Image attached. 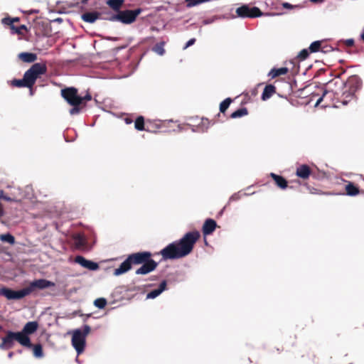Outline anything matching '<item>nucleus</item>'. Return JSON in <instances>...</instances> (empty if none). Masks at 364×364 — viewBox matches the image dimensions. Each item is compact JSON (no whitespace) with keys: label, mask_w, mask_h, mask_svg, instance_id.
I'll use <instances>...</instances> for the list:
<instances>
[{"label":"nucleus","mask_w":364,"mask_h":364,"mask_svg":"<svg viewBox=\"0 0 364 364\" xmlns=\"http://www.w3.org/2000/svg\"><path fill=\"white\" fill-rule=\"evenodd\" d=\"M200 237L198 231L188 232L179 240L174 241L160 252L164 260L182 258L189 255Z\"/></svg>","instance_id":"f257e3e1"},{"label":"nucleus","mask_w":364,"mask_h":364,"mask_svg":"<svg viewBox=\"0 0 364 364\" xmlns=\"http://www.w3.org/2000/svg\"><path fill=\"white\" fill-rule=\"evenodd\" d=\"M142 12V9L139 8L134 10L119 11L116 14H110L104 19L114 22L119 21L124 24H131L134 22L136 17Z\"/></svg>","instance_id":"f03ea898"},{"label":"nucleus","mask_w":364,"mask_h":364,"mask_svg":"<svg viewBox=\"0 0 364 364\" xmlns=\"http://www.w3.org/2000/svg\"><path fill=\"white\" fill-rule=\"evenodd\" d=\"M47 71V67L45 63H34L23 75L24 81L28 88H31L36 82L37 78L44 75Z\"/></svg>","instance_id":"7ed1b4c3"},{"label":"nucleus","mask_w":364,"mask_h":364,"mask_svg":"<svg viewBox=\"0 0 364 364\" xmlns=\"http://www.w3.org/2000/svg\"><path fill=\"white\" fill-rule=\"evenodd\" d=\"M90 331V327L87 325L83 326V330L75 329L73 332L72 345L77 355L82 353L85 347L86 336Z\"/></svg>","instance_id":"20e7f679"},{"label":"nucleus","mask_w":364,"mask_h":364,"mask_svg":"<svg viewBox=\"0 0 364 364\" xmlns=\"http://www.w3.org/2000/svg\"><path fill=\"white\" fill-rule=\"evenodd\" d=\"M61 95L72 106L80 105L83 102V98L77 95V90L73 87L61 90Z\"/></svg>","instance_id":"39448f33"},{"label":"nucleus","mask_w":364,"mask_h":364,"mask_svg":"<svg viewBox=\"0 0 364 364\" xmlns=\"http://www.w3.org/2000/svg\"><path fill=\"white\" fill-rule=\"evenodd\" d=\"M236 13L238 16L242 18H255L262 15V13L257 7L250 8L246 5L237 8Z\"/></svg>","instance_id":"423d86ee"},{"label":"nucleus","mask_w":364,"mask_h":364,"mask_svg":"<svg viewBox=\"0 0 364 364\" xmlns=\"http://www.w3.org/2000/svg\"><path fill=\"white\" fill-rule=\"evenodd\" d=\"M1 293L2 296H5L9 300L21 299L29 295V291H26V288L14 291L9 288L3 287L1 288Z\"/></svg>","instance_id":"0eeeda50"},{"label":"nucleus","mask_w":364,"mask_h":364,"mask_svg":"<svg viewBox=\"0 0 364 364\" xmlns=\"http://www.w3.org/2000/svg\"><path fill=\"white\" fill-rule=\"evenodd\" d=\"M55 286V283L45 279H36L31 282L28 287H26V291H29V294L35 289H44Z\"/></svg>","instance_id":"6e6552de"},{"label":"nucleus","mask_w":364,"mask_h":364,"mask_svg":"<svg viewBox=\"0 0 364 364\" xmlns=\"http://www.w3.org/2000/svg\"><path fill=\"white\" fill-rule=\"evenodd\" d=\"M151 254L149 252H141L129 255V258L132 262V264H144L147 261L151 260Z\"/></svg>","instance_id":"1a4fd4ad"},{"label":"nucleus","mask_w":364,"mask_h":364,"mask_svg":"<svg viewBox=\"0 0 364 364\" xmlns=\"http://www.w3.org/2000/svg\"><path fill=\"white\" fill-rule=\"evenodd\" d=\"M75 262L79 264L82 267L92 271L97 270L99 268V265L97 262L86 259L84 257L80 255L75 257Z\"/></svg>","instance_id":"9d476101"},{"label":"nucleus","mask_w":364,"mask_h":364,"mask_svg":"<svg viewBox=\"0 0 364 364\" xmlns=\"http://www.w3.org/2000/svg\"><path fill=\"white\" fill-rule=\"evenodd\" d=\"M158 265V263L156 262L154 259H151L142 264L141 267L136 269V274H146L152 271H154Z\"/></svg>","instance_id":"9b49d317"},{"label":"nucleus","mask_w":364,"mask_h":364,"mask_svg":"<svg viewBox=\"0 0 364 364\" xmlns=\"http://www.w3.org/2000/svg\"><path fill=\"white\" fill-rule=\"evenodd\" d=\"M361 80L357 76H351L346 82V86L349 88V91L351 94H354L361 87Z\"/></svg>","instance_id":"f8f14e48"},{"label":"nucleus","mask_w":364,"mask_h":364,"mask_svg":"<svg viewBox=\"0 0 364 364\" xmlns=\"http://www.w3.org/2000/svg\"><path fill=\"white\" fill-rule=\"evenodd\" d=\"M15 340L19 343L21 346L31 348L32 345L31 339L23 331L18 332H14Z\"/></svg>","instance_id":"ddd939ff"},{"label":"nucleus","mask_w":364,"mask_h":364,"mask_svg":"<svg viewBox=\"0 0 364 364\" xmlns=\"http://www.w3.org/2000/svg\"><path fill=\"white\" fill-rule=\"evenodd\" d=\"M216 226L217 224L214 220L210 218L205 220L202 228L203 235L206 236L212 234L215 230Z\"/></svg>","instance_id":"4468645a"},{"label":"nucleus","mask_w":364,"mask_h":364,"mask_svg":"<svg viewBox=\"0 0 364 364\" xmlns=\"http://www.w3.org/2000/svg\"><path fill=\"white\" fill-rule=\"evenodd\" d=\"M132 267V262L129 259V257L121 263L119 267L114 269V274L115 276L121 275L127 272H128Z\"/></svg>","instance_id":"2eb2a0df"},{"label":"nucleus","mask_w":364,"mask_h":364,"mask_svg":"<svg viewBox=\"0 0 364 364\" xmlns=\"http://www.w3.org/2000/svg\"><path fill=\"white\" fill-rule=\"evenodd\" d=\"M166 281L164 280L161 282L159 287L157 289L151 291L146 294V299H153L156 298L166 289Z\"/></svg>","instance_id":"dca6fc26"},{"label":"nucleus","mask_w":364,"mask_h":364,"mask_svg":"<svg viewBox=\"0 0 364 364\" xmlns=\"http://www.w3.org/2000/svg\"><path fill=\"white\" fill-rule=\"evenodd\" d=\"M74 245L76 248L79 250H85L86 247V239L84 235L80 234L75 235L73 237Z\"/></svg>","instance_id":"f3484780"},{"label":"nucleus","mask_w":364,"mask_h":364,"mask_svg":"<svg viewBox=\"0 0 364 364\" xmlns=\"http://www.w3.org/2000/svg\"><path fill=\"white\" fill-rule=\"evenodd\" d=\"M310 173V168L307 165L304 164L296 168V176L303 179L308 178Z\"/></svg>","instance_id":"a211bd4d"},{"label":"nucleus","mask_w":364,"mask_h":364,"mask_svg":"<svg viewBox=\"0 0 364 364\" xmlns=\"http://www.w3.org/2000/svg\"><path fill=\"white\" fill-rule=\"evenodd\" d=\"M100 14L97 11L87 12L82 15V19L87 23H92L99 18Z\"/></svg>","instance_id":"6ab92c4d"},{"label":"nucleus","mask_w":364,"mask_h":364,"mask_svg":"<svg viewBox=\"0 0 364 364\" xmlns=\"http://www.w3.org/2000/svg\"><path fill=\"white\" fill-rule=\"evenodd\" d=\"M38 327V323L37 321H29L25 324L22 331L28 336L29 334H32L36 331Z\"/></svg>","instance_id":"aec40b11"},{"label":"nucleus","mask_w":364,"mask_h":364,"mask_svg":"<svg viewBox=\"0 0 364 364\" xmlns=\"http://www.w3.org/2000/svg\"><path fill=\"white\" fill-rule=\"evenodd\" d=\"M1 199L5 200L9 202L20 201L19 194L9 193V195H6L4 192V191H0V200H1Z\"/></svg>","instance_id":"412c9836"},{"label":"nucleus","mask_w":364,"mask_h":364,"mask_svg":"<svg viewBox=\"0 0 364 364\" xmlns=\"http://www.w3.org/2000/svg\"><path fill=\"white\" fill-rule=\"evenodd\" d=\"M287 73L288 68L286 67L280 68H273L269 72L268 76H269L271 78H274L277 76L286 75Z\"/></svg>","instance_id":"4be33fe9"},{"label":"nucleus","mask_w":364,"mask_h":364,"mask_svg":"<svg viewBox=\"0 0 364 364\" xmlns=\"http://www.w3.org/2000/svg\"><path fill=\"white\" fill-rule=\"evenodd\" d=\"M18 58L26 63H33L37 59V55L32 53H21Z\"/></svg>","instance_id":"5701e85b"},{"label":"nucleus","mask_w":364,"mask_h":364,"mask_svg":"<svg viewBox=\"0 0 364 364\" xmlns=\"http://www.w3.org/2000/svg\"><path fill=\"white\" fill-rule=\"evenodd\" d=\"M275 92V87L272 85H266L262 94V100H267L269 99L274 93Z\"/></svg>","instance_id":"b1692460"},{"label":"nucleus","mask_w":364,"mask_h":364,"mask_svg":"<svg viewBox=\"0 0 364 364\" xmlns=\"http://www.w3.org/2000/svg\"><path fill=\"white\" fill-rule=\"evenodd\" d=\"M271 176L274 178L276 184L280 188L284 189L287 187V181L282 176H278L273 173H271Z\"/></svg>","instance_id":"393cba45"},{"label":"nucleus","mask_w":364,"mask_h":364,"mask_svg":"<svg viewBox=\"0 0 364 364\" xmlns=\"http://www.w3.org/2000/svg\"><path fill=\"white\" fill-rule=\"evenodd\" d=\"M2 338L4 339V341H5V343H6L7 346L9 348H11L14 346V341H16L14 332L8 331L6 332V336Z\"/></svg>","instance_id":"a878e982"},{"label":"nucleus","mask_w":364,"mask_h":364,"mask_svg":"<svg viewBox=\"0 0 364 364\" xmlns=\"http://www.w3.org/2000/svg\"><path fill=\"white\" fill-rule=\"evenodd\" d=\"M124 0H107V4L116 11H119Z\"/></svg>","instance_id":"bb28decb"},{"label":"nucleus","mask_w":364,"mask_h":364,"mask_svg":"<svg viewBox=\"0 0 364 364\" xmlns=\"http://www.w3.org/2000/svg\"><path fill=\"white\" fill-rule=\"evenodd\" d=\"M164 45L165 42L161 41L160 43H156L152 48V50L155 52L159 55H164L165 53V49H164Z\"/></svg>","instance_id":"cd10ccee"},{"label":"nucleus","mask_w":364,"mask_h":364,"mask_svg":"<svg viewBox=\"0 0 364 364\" xmlns=\"http://www.w3.org/2000/svg\"><path fill=\"white\" fill-rule=\"evenodd\" d=\"M347 194L350 196H355L358 194L359 190L352 183H349L346 186Z\"/></svg>","instance_id":"c85d7f7f"},{"label":"nucleus","mask_w":364,"mask_h":364,"mask_svg":"<svg viewBox=\"0 0 364 364\" xmlns=\"http://www.w3.org/2000/svg\"><path fill=\"white\" fill-rule=\"evenodd\" d=\"M248 113L247 109L246 108H240L237 109L236 111L233 112L231 114V117L233 119L239 118L243 116L247 115Z\"/></svg>","instance_id":"c756f323"},{"label":"nucleus","mask_w":364,"mask_h":364,"mask_svg":"<svg viewBox=\"0 0 364 364\" xmlns=\"http://www.w3.org/2000/svg\"><path fill=\"white\" fill-rule=\"evenodd\" d=\"M0 240L2 242H8L10 245H13L15 242L14 237L10 233L4 234L0 235Z\"/></svg>","instance_id":"7c9ffc66"},{"label":"nucleus","mask_w":364,"mask_h":364,"mask_svg":"<svg viewBox=\"0 0 364 364\" xmlns=\"http://www.w3.org/2000/svg\"><path fill=\"white\" fill-rule=\"evenodd\" d=\"M134 127L135 129L139 131H142L144 129V120L143 117L139 116L136 119Z\"/></svg>","instance_id":"2f4dec72"},{"label":"nucleus","mask_w":364,"mask_h":364,"mask_svg":"<svg viewBox=\"0 0 364 364\" xmlns=\"http://www.w3.org/2000/svg\"><path fill=\"white\" fill-rule=\"evenodd\" d=\"M321 41H316L311 43L309 50L311 53H316L321 50Z\"/></svg>","instance_id":"473e14b6"},{"label":"nucleus","mask_w":364,"mask_h":364,"mask_svg":"<svg viewBox=\"0 0 364 364\" xmlns=\"http://www.w3.org/2000/svg\"><path fill=\"white\" fill-rule=\"evenodd\" d=\"M33 355L36 358H42L43 356V348L41 345L36 344L33 346Z\"/></svg>","instance_id":"72a5a7b5"},{"label":"nucleus","mask_w":364,"mask_h":364,"mask_svg":"<svg viewBox=\"0 0 364 364\" xmlns=\"http://www.w3.org/2000/svg\"><path fill=\"white\" fill-rule=\"evenodd\" d=\"M231 102L232 100L229 97L224 100L220 105V111L221 112H225L230 106Z\"/></svg>","instance_id":"f704fd0d"},{"label":"nucleus","mask_w":364,"mask_h":364,"mask_svg":"<svg viewBox=\"0 0 364 364\" xmlns=\"http://www.w3.org/2000/svg\"><path fill=\"white\" fill-rule=\"evenodd\" d=\"M24 77H23V79H20V80H14L11 81V85L13 86H15V87H28V86L26 85V82L24 81Z\"/></svg>","instance_id":"c9c22d12"},{"label":"nucleus","mask_w":364,"mask_h":364,"mask_svg":"<svg viewBox=\"0 0 364 364\" xmlns=\"http://www.w3.org/2000/svg\"><path fill=\"white\" fill-rule=\"evenodd\" d=\"M94 304L98 309H103L107 304V300L104 298H99L95 300Z\"/></svg>","instance_id":"e433bc0d"},{"label":"nucleus","mask_w":364,"mask_h":364,"mask_svg":"<svg viewBox=\"0 0 364 364\" xmlns=\"http://www.w3.org/2000/svg\"><path fill=\"white\" fill-rule=\"evenodd\" d=\"M1 22L4 25L10 26L12 30H14V28H16V26H14L13 24V20H11V18H4Z\"/></svg>","instance_id":"4c0bfd02"},{"label":"nucleus","mask_w":364,"mask_h":364,"mask_svg":"<svg viewBox=\"0 0 364 364\" xmlns=\"http://www.w3.org/2000/svg\"><path fill=\"white\" fill-rule=\"evenodd\" d=\"M309 54V50L307 49H303L298 55V57L300 58L301 60L306 59Z\"/></svg>","instance_id":"58836bf2"},{"label":"nucleus","mask_w":364,"mask_h":364,"mask_svg":"<svg viewBox=\"0 0 364 364\" xmlns=\"http://www.w3.org/2000/svg\"><path fill=\"white\" fill-rule=\"evenodd\" d=\"M8 188L11 189V192L9 193L19 194V198L22 196L21 191L19 188L8 186Z\"/></svg>","instance_id":"ea45409f"},{"label":"nucleus","mask_w":364,"mask_h":364,"mask_svg":"<svg viewBox=\"0 0 364 364\" xmlns=\"http://www.w3.org/2000/svg\"><path fill=\"white\" fill-rule=\"evenodd\" d=\"M188 7L195 6L199 4V0H185Z\"/></svg>","instance_id":"a19ab883"},{"label":"nucleus","mask_w":364,"mask_h":364,"mask_svg":"<svg viewBox=\"0 0 364 364\" xmlns=\"http://www.w3.org/2000/svg\"><path fill=\"white\" fill-rule=\"evenodd\" d=\"M333 50V48L330 46L326 45L324 46H321V51L323 53H328Z\"/></svg>","instance_id":"79ce46f5"},{"label":"nucleus","mask_w":364,"mask_h":364,"mask_svg":"<svg viewBox=\"0 0 364 364\" xmlns=\"http://www.w3.org/2000/svg\"><path fill=\"white\" fill-rule=\"evenodd\" d=\"M80 109L78 107V105L73 106L72 109L70 110V114L71 115L77 114L80 112Z\"/></svg>","instance_id":"37998d69"},{"label":"nucleus","mask_w":364,"mask_h":364,"mask_svg":"<svg viewBox=\"0 0 364 364\" xmlns=\"http://www.w3.org/2000/svg\"><path fill=\"white\" fill-rule=\"evenodd\" d=\"M195 42H196V39L195 38H191L189 41H187V43L184 46L183 50H186L188 47L193 46L195 43Z\"/></svg>","instance_id":"c03bdc74"},{"label":"nucleus","mask_w":364,"mask_h":364,"mask_svg":"<svg viewBox=\"0 0 364 364\" xmlns=\"http://www.w3.org/2000/svg\"><path fill=\"white\" fill-rule=\"evenodd\" d=\"M27 28L25 25H21V26L19 27H16V28H14V33H21V30H26Z\"/></svg>","instance_id":"a18cd8bd"},{"label":"nucleus","mask_w":364,"mask_h":364,"mask_svg":"<svg viewBox=\"0 0 364 364\" xmlns=\"http://www.w3.org/2000/svg\"><path fill=\"white\" fill-rule=\"evenodd\" d=\"M240 198V193H235L234 195H232L230 199H229V201H232V200H238L239 198Z\"/></svg>","instance_id":"49530a36"},{"label":"nucleus","mask_w":364,"mask_h":364,"mask_svg":"<svg viewBox=\"0 0 364 364\" xmlns=\"http://www.w3.org/2000/svg\"><path fill=\"white\" fill-rule=\"evenodd\" d=\"M282 5L283 8H284V9H291L294 8L293 5H291V4L287 3V2H284V3H282Z\"/></svg>","instance_id":"de8ad7c7"},{"label":"nucleus","mask_w":364,"mask_h":364,"mask_svg":"<svg viewBox=\"0 0 364 364\" xmlns=\"http://www.w3.org/2000/svg\"><path fill=\"white\" fill-rule=\"evenodd\" d=\"M345 43L347 46H353L354 44V40L353 38H349V39H347L345 41Z\"/></svg>","instance_id":"09e8293b"},{"label":"nucleus","mask_w":364,"mask_h":364,"mask_svg":"<svg viewBox=\"0 0 364 364\" xmlns=\"http://www.w3.org/2000/svg\"><path fill=\"white\" fill-rule=\"evenodd\" d=\"M0 348L1 349H10L6 343H5V341H4V339L2 338V343L0 344Z\"/></svg>","instance_id":"8fccbe9b"},{"label":"nucleus","mask_w":364,"mask_h":364,"mask_svg":"<svg viewBox=\"0 0 364 364\" xmlns=\"http://www.w3.org/2000/svg\"><path fill=\"white\" fill-rule=\"evenodd\" d=\"M83 98V101H90L92 99V96L90 94H87L85 97H82Z\"/></svg>","instance_id":"3c124183"},{"label":"nucleus","mask_w":364,"mask_h":364,"mask_svg":"<svg viewBox=\"0 0 364 364\" xmlns=\"http://www.w3.org/2000/svg\"><path fill=\"white\" fill-rule=\"evenodd\" d=\"M326 92H325L324 94L323 95V96H321V97H319L316 103V106H317L318 104H320L321 102V101L323 100V96L325 95Z\"/></svg>","instance_id":"603ef678"},{"label":"nucleus","mask_w":364,"mask_h":364,"mask_svg":"<svg viewBox=\"0 0 364 364\" xmlns=\"http://www.w3.org/2000/svg\"><path fill=\"white\" fill-rule=\"evenodd\" d=\"M311 2H314V3H317V2H322L324 0H310Z\"/></svg>","instance_id":"864d4df0"},{"label":"nucleus","mask_w":364,"mask_h":364,"mask_svg":"<svg viewBox=\"0 0 364 364\" xmlns=\"http://www.w3.org/2000/svg\"><path fill=\"white\" fill-rule=\"evenodd\" d=\"M13 355H14V353H13V352H10V353L8 354V357H9V358H11L13 357Z\"/></svg>","instance_id":"5fc2aeb1"},{"label":"nucleus","mask_w":364,"mask_h":364,"mask_svg":"<svg viewBox=\"0 0 364 364\" xmlns=\"http://www.w3.org/2000/svg\"><path fill=\"white\" fill-rule=\"evenodd\" d=\"M11 20H13V23H14L15 21H18V18H11Z\"/></svg>","instance_id":"6e6d98bb"},{"label":"nucleus","mask_w":364,"mask_h":364,"mask_svg":"<svg viewBox=\"0 0 364 364\" xmlns=\"http://www.w3.org/2000/svg\"><path fill=\"white\" fill-rule=\"evenodd\" d=\"M126 123L127 124H130V123H132V120L126 119Z\"/></svg>","instance_id":"4d7b16f0"},{"label":"nucleus","mask_w":364,"mask_h":364,"mask_svg":"<svg viewBox=\"0 0 364 364\" xmlns=\"http://www.w3.org/2000/svg\"><path fill=\"white\" fill-rule=\"evenodd\" d=\"M89 0H81L82 4H86Z\"/></svg>","instance_id":"13d9d810"},{"label":"nucleus","mask_w":364,"mask_h":364,"mask_svg":"<svg viewBox=\"0 0 364 364\" xmlns=\"http://www.w3.org/2000/svg\"><path fill=\"white\" fill-rule=\"evenodd\" d=\"M1 328H2V327H1V326H0V330H1Z\"/></svg>","instance_id":"bf43d9fd"}]
</instances>
